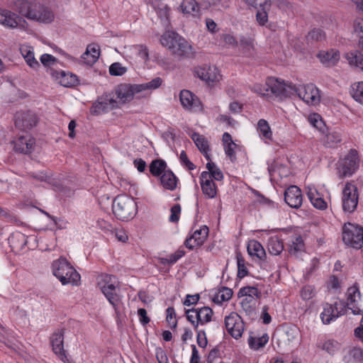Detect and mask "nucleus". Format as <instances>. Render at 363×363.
<instances>
[{
	"mask_svg": "<svg viewBox=\"0 0 363 363\" xmlns=\"http://www.w3.org/2000/svg\"><path fill=\"white\" fill-rule=\"evenodd\" d=\"M36 0H18L14 8L28 19L49 23L54 20L53 12L48 7L35 2Z\"/></svg>",
	"mask_w": 363,
	"mask_h": 363,
	"instance_id": "nucleus-1",
	"label": "nucleus"
},
{
	"mask_svg": "<svg viewBox=\"0 0 363 363\" xmlns=\"http://www.w3.org/2000/svg\"><path fill=\"white\" fill-rule=\"evenodd\" d=\"M98 286L108 301L113 306L117 317L120 316L123 303L121 289L117 279L112 275L102 274L98 278Z\"/></svg>",
	"mask_w": 363,
	"mask_h": 363,
	"instance_id": "nucleus-2",
	"label": "nucleus"
},
{
	"mask_svg": "<svg viewBox=\"0 0 363 363\" xmlns=\"http://www.w3.org/2000/svg\"><path fill=\"white\" fill-rule=\"evenodd\" d=\"M52 272L62 285L80 284L81 276L65 257H60L52 263Z\"/></svg>",
	"mask_w": 363,
	"mask_h": 363,
	"instance_id": "nucleus-3",
	"label": "nucleus"
},
{
	"mask_svg": "<svg viewBox=\"0 0 363 363\" xmlns=\"http://www.w3.org/2000/svg\"><path fill=\"white\" fill-rule=\"evenodd\" d=\"M160 43L172 54L179 57H187L192 52L191 45L183 37L174 31H166L161 36Z\"/></svg>",
	"mask_w": 363,
	"mask_h": 363,
	"instance_id": "nucleus-4",
	"label": "nucleus"
},
{
	"mask_svg": "<svg viewBox=\"0 0 363 363\" xmlns=\"http://www.w3.org/2000/svg\"><path fill=\"white\" fill-rule=\"evenodd\" d=\"M113 211L118 219L129 220L136 215V202L130 196L119 195L113 201Z\"/></svg>",
	"mask_w": 363,
	"mask_h": 363,
	"instance_id": "nucleus-5",
	"label": "nucleus"
},
{
	"mask_svg": "<svg viewBox=\"0 0 363 363\" xmlns=\"http://www.w3.org/2000/svg\"><path fill=\"white\" fill-rule=\"evenodd\" d=\"M359 159L357 152L351 150L347 155L337 162V174L339 177H351L359 168Z\"/></svg>",
	"mask_w": 363,
	"mask_h": 363,
	"instance_id": "nucleus-6",
	"label": "nucleus"
},
{
	"mask_svg": "<svg viewBox=\"0 0 363 363\" xmlns=\"http://www.w3.org/2000/svg\"><path fill=\"white\" fill-rule=\"evenodd\" d=\"M267 85L269 87L270 96L279 99L294 96V85L275 77H268Z\"/></svg>",
	"mask_w": 363,
	"mask_h": 363,
	"instance_id": "nucleus-7",
	"label": "nucleus"
},
{
	"mask_svg": "<svg viewBox=\"0 0 363 363\" xmlns=\"http://www.w3.org/2000/svg\"><path fill=\"white\" fill-rule=\"evenodd\" d=\"M342 240L345 245L353 248L363 247V228L350 223L345 224L342 228Z\"/></svg>",
	"mask_w": 363,
	"mask_h": 363,
	"instance_id": "nucleus-8",
	"label": "nucleus"
},
{
	"mask_svg": "<svg viewBox=\"0 0 363 363\" xmlns=\"http://www.w3.org/2000/svg\"><path fill=\"white\" fill-rule=\"evenodd\" d=\"M359 201L357 187L351 182H347L343 190L342 196V210L345 213H351L355 211Z\"/></svg>",
	"mask_w": 363,
	"mask_h": 363,
	"instance_id": "nucleus-9",
	"label": "nucleus"
},
{
	"mask_svg": "<svg viewBox=\"0 0 363 363\" xmlns=\"http://www.w3.org/2000/svg\"><path fill=\"white\" fill-rule=\"evenodd\" d=\"M295 95L308 105L315 106L320 101L319 89L313 84L298 86L294 85V96Z\"/></svg>",
	"mask_w": 363,
	"mask_h": 363,
	"instance_id": "nucleus-10",
	"label": "nucleus"
},
{
	"mask_svg": "<svg viewBox=\"0 0 363 363\" xmlns=\"http://www.w3.org/2000/svg\"><path fill=\"white\" fill-rule=\"evenodd\" d=\"M213 312L207 306L193 308L186 311L187 320L197 329L199 325H204L211 320Z\"/></svg>",
	"mask_w": 363,
	"mask_h": 363,
	"instance_id": "nucleus-11",
	"label": "nucleus"
},
{
	"mask_svg": "<svg viewBox=\"0 0 363 363\" xmlns=\"http://www.w3.org/2000/svg\"><path fill=\"white\" fill-rule=\"evenodd\" d=\"M194 72L195 76L211 86H216L222 79L220 70L216 66H198L194 68Z\"/></svg>",
	"mask_w": 363,
	"mask_h": 363,
	"instance_id": "nucleus-12",
	"label": "nucleus"
},
{
	"mask_svg": "<svg viewBox=\"0 0 363 363\" xmlns=\"http://www.w3.org/2000/svg\"><path fill=\"white\" fill-rule=\"evenodd\" d=\"M345 305L342 301H335L333 304L325 303L320 313V318L324 324H330L345 313Z\"/></svg>",
	"mask_w": 363,
	"mask_h": 363,
	"instance_id": "nucleus-13",
	"label": "nucleus"
},
{
	"mask_svg": "<svg viewBox=\"0 0 363 363\" xmlns=\"http://www.w3.org/2000/svg\"><path fill=\"white\" fill-rule=\"evenodd\" d=\"M179 100L182 107L187 111L202 110V104L199 99L189 90L183 89L180 91Z\"/></svg>",
	"mask_w": 363,
	"mask_h": 363,
	"instance_id": "nucleus-14",
	"label": "nucleus"
},
{
	"mask_svg": "<svg viewBox=\"0 0 363 363\" xmlns=\"http://www.w3.org/2000/svg\"><path fill=\"white\" fill-rule=\"evenodd\" d=\"M65 329H57L50 337V342L53 352L59 357V358L65 362L67 357L64 350V335Z\"/></svg>",
	"mask_w": 363,
	"mask_h": 363,
	"instance_id": "nucleus-15",
	"label": "nucleus"
},
{
	"mask_svg": "<svg viewBox=\"0 0 363 363\" xmlns=\"http://www.w3.org/2000/svg\"><path fill=\"white\" fill-rule=\"evenodd\" d=\"M361 296L359 288L357 286H352L347 291V307L352 311L354 315H360L363 313V309L359 306Z\"/></svg>",
	"mask_w": 363,
	"mask_h": 363,
	"instance_id": "nucleus-16",
	"label": "nucleus"
},
{
	"mask_svg": "<svg viewBox=\"0 0 363 363\" xmlns=\"http://www.w3.org/2000/svg\"><path fill=\"white\" fill-rule=\"evenodd\" d=\"M284 201L291 208H298L303 203L301 189L296 186H289L284 192Z\"/></svg>",
	"mask_w": 363,
	"mask_h": 363,
	"instance_id": "nucleus-17",
	"label": "nucleus"
},
{
	"mask_svg": "<svg viewBox=\"0 0 363 363\" xmlns=\"http://www.w3.org/2000/svg\"><path fill=\"white\" fill-rule=\"evenodd\" d=\"M200 185L202 193L206 198L212 199L216 197L218 194L217 186L206 172H201V174Z\"/></svg>",
	"mask_w": 363,
	"mask_h": 363,
	"instance_id": "nucleus-18",
	"label": "nucleus"
},
{
	"mask_svg": "<svg viewBox=\"0 0 363 363\" xmlns=\"http://www.w3.org/2000/svg\"><path fill=\"white\" fill-rule=\"evenodd\" d=\"M208 235V228L206 225L196 229L192 235L185 241V245L189 249L202 245Z\"/></svg>",
	"mask_w": 363,
	"mask_h": 363,
	"instance_id": "nucleus-19",
	"label": "nucleus"
},
{
	"mask_svg": "<svg viewBox=\"0 0 363 363\" xmlns=\"http://www.w3.org/2000/svg\"><path fill=\"white\" fill-rule=\"evenodd\" d=\"M307 196L312 205L317 209L325 210L328 207V203L324 199L323 192L318 190L314 186L306 187Z\"/></svg>",
	"mask_w": 363,
	"mask_h": 363,
	"instance_id": "nucleus-20",
	"label": "nucleus"
},
{
	"mask_svg": "<svg viewBox=\"0 0 363 363\" xmlns=\"http://www.w3.org/2000/svg\"><path fill=\"white\" fill-rule=\"evenodd\" d=\"M14 149L23 154H29L34 148L35 140L29 134L19 136L13 141Z\"/></svg>",
	"mask_w": 363,
	"mask_h": 363,
	"instance_id": "nucleus-21",
	"label": "nucleus"
},
{
	"mask_svg": "<svg viewBox=\"0 0 363 363\" xmlns=\"http://www.w3.org/2000/svg\"><path fill=\"white\" fill-rule=\"evenodd\" d=\"M37 123L36 115L31 112L18 113L16 116L15 124L18 128L28 130Z\"/></svg>",
	"mask_w": 363,
	"mask_h": 363,
	"instance_id": "nucleus-22",
	"label": "nucleus"
},
{
	"mask_svg": "<svg viewBox=\"0 0 363 363\" xmlns=\"http://www.w3.org/2000/svg\"><path fill=\"white\" fill-rule=\"evenodd\" d=\"M317 57L323 65L330 67L337 64L340 59V55L337 50L330 49L327 51H320L317 55Z\"/></svg>",
	"mask_w": 363,
	"mask_h": 363,
	"instance_id": "nucleus-23",
	"label": "nucleus"
},
{
	"mask_svg": "<svg viewBox=\"0 0 363 363\" xmlns=\"http://www.w3.org/2000/svg\"><path fill=\"white\" fill-rule=\"evenodd\" d=\"M22 22L25 21L16 14L7 10L0 11V24L9 28H16L21 26Z\"/></svg>",
	"mask_w": 363,
	"mask_h": 363,
	"instance_id": "nucleus-24",
	"label": "nucleus"
},
{
	"mask_svg": "<svg viewBox=\"0 0 363 363\" xmlns=\"http://www.w3.org/2000/svg\"><path fill=\"white\" fill-rule=\"evenodd\" d=\"M181 11L186 16L199 18L201 9L196 0H183L180 5Z\"/></svg>",
	"mask_w": 363,
	"mask_h": 363,
	"instance_id": "nucleus-25",
	"label": "nucleus"
},
{
	"mask_svg": "<svg viewBox=\"0 0 363 363\" xmlns=\"http://www.w3.org/2000/svg\"><path fill=\"white\" fill-rule=\"evenodd\" d=\"M247 250L251 257H256L259 260H264L266 258V252L260 242L255 240L248 242Z\"/></svg>",
	"mask_w": 363,
	"mask_h": 363,
	"instance_id": "nucleus-26",
	"label": "nucleus"
},
{
	"mask_svg": "<svg viewBox=\"0 0 363 363\" xmlns=\"http://www.w3.org/2000/svg\"><path fill=\"white\" fill-rule=\"evenodd\" d=\"M271 6L265 8L264 6L259 7L255 15V19L257 24L260 26H266L272 30H275V25L272 23H268V11Z\"/></svg>",
	"mask_w": 363,
	"mask_h": 363,
	"instance_id": "nucleus-27",
	"label": "nucleus"
},
{
	"mask_svg": "<svg viewBox=\"0 0 363 363\" xmlns=\"http://www.w3.org/2000/svg\"><path fill=\"white\" fill-rule=\"evenodd\" d=\"M20 51L27 65L33 69H38L40 67V64L35 58L33 48L23 45L21 47Z\"/></svg>",
	"mask_w": 363,
	"mask_h": 363,
	"instance_id": "nucleus-28",
	"label": "nucleus"
},
{
	"mask_svg": "<svg viewBox=\"0 0 363 363\" xmlns=\"http://www.w3.org/2000/svg\"><path fill=\"white\" fill-rule=\"evenodd\" d=\"M100 55L99 46L96 45H89L86 48V52L82 55L84 62L88 65H94Z\"/></svg>",
	"mask_w": 363,
	"mask_h": 363,
	"instance_id": "nucleus-29",
	"label": "nucleus"
},
{
	"mask_svg": "<svg viewBox=\"0 0 363 363\" xmlns=\"http://www.w3.org/2000/svg\"><path fill=\"white\" fill-rule=\"evenodd\" d=\"M9 241L14 250L19 251L26 245L28 237L21 232H16L9 237Z\"/></svg>",
	"mask_w": 363,
	"mask_h": 363,
	"instance_id": "nucleus-30",
	"label": "nucleus"
},
{
	"mask_svg": "<svg viewBox=\"0 0 363 363\" xmlns=\"http://www.w3.org/2000/svg\"><path fill=\"white\" fill-rule=\"evenodd\" d=\"M345 58L351 67L363 71V55L358 51H352L345 54Z\"/></svg>",
	"mask_w": 363,
	"mask_h": 363,
	"instance_id": "nucleus-31",
	"label": "nucleus"
},
{
	"mask_svg": "<svg viewBox=\"0 0 363 363\" xmlns=\"http://www.w3.org/2000/svg\"><path fill=\"white\" fill-rule=\"evenodd\" d=\"M161 184L164 188L173 191L177 187V179L171 171L164 172L160 177Z\"/></svg>",
	"mask_w": 363,
	"mask_h": 363,
	"instance_id": "nucleus-32",
	"label": "nucleus"
},
{
	"mask_svg": "<svg viewBox=\"0 0 363 363\" xmlns=\"http://www.w3.org/2000/svg\"><path fill=\"white\" fill-rule=\"evenodd\" d=\"M134 93L137 92L134 90L133 86H128L125 84L119 86L116 91L117 98L123 103L131 100L133 97Z\"/></svg>",
	"mask_w": 363,
	"mask_h": 363,
	"instance_id": "nucleus-33",
	"label": "nucleus"
},
{
	"mask_svg": "<svg viewBox=\"0 0 363 363\" xmlns=\"http://www.w3.org/2000/svg\"><path fill=\"white\" fill-rule=\"evenodd\" d=\"M192 140L194 141L196 145L199 149L203 155L207 160H211L208 155V141L203 136L199 133H194L191 136Z\"/></svg>",
	"mask_w": 363,
	"mask_h": 363,
	"instance_id": "nucleus-34",
	"label": "nucleus"
},
{
	"mask_svg": "<svg viewBox=\"0 0 363 363\" xmlns=\"http://www.w3.org/2000/svg\"><path fill=\"white\" fill-rule=\"evenodd\" d=\"M162 84V79L160 77H155L147 83L134 85L133 89L137 93L144 91H152L158 89Z\"/></svg>",
	"mask_w": 363,
	"mask_h": 363,
	"instance_id": "nucleus-35",
	"label": "nucleus"
},
{
	"mask_svg": "<svg viewBox=\"0 0 363 363\" xmlns=\"http://www.w3.org/2000/svg\"><path fill=\"white\" fill-rule=\"evenodd\" d=\"M267 248L272 255H279L284 250V244L278 236H272L268 240Z\"/></svg>",
	"mask_w": 363,
	"mask_h": 363,
	"instance_id": "nucleus-36",
	"label": "nucleus"
},
{
	"mask_svg": "<svg viewBox=\"0 0 363 363\" xmlns=\"http://www.w3.org/2000/svg\"><path fill=\"white\" fill-rule=\"evenodd\" d=\"M346 362H361L363 359V350L359 347H350L344 357Z\"/></svg>",
	"mask_w": 363,
	"mask_h": 363,
	"instance_id": "nucleus-37",
	"label": "nucleus"
},
{
	"mask_svg": "<svg viewBox=\"0 0 363 363\" xmlns=\"http://www.w3.org/2000/svg\"><path fill=\"white\" fill-rule=\"evenodd\" d=\"M233 296V291L227 287H223L215 293L212 300L215 303L222 304L225 301H229Z\"/></svg>",
	"mask_w": 363,
	"mask_h": 363,
	"instance_id": "nucleus-38",
	"label": "nucleus"
},
{
	"mask_svg": "<svg viewBox=\"0 0 363 363\" xmlns=\"http://www.w3.org/2000/svg\"><path fill=\"white\" fill-rule=\"evenodd\" d=\"M206 164V169L208 171H204L210 176V179L212 180L215 179L217 181H221L223 179V174L220 171V168H218L213 162H211V160Z\"/></svg>",
	"mask_w": 363,
	"mask_h": 363,
	"instance_id": "nucleus-39",
	"label": "nucleus"
},
{
	"mask_svg": "<svg viewBox=\"0 0 363 363\" xmlns=\"http://www.w3.org/2000/svg\"><path fill=\"white\" fill-rule=\"evenodd\" d=\"M269 340V337L267 334H264L261 337H250L248 339V344L251 349L257 350L263 347Z\"/></svg>",
	"mask_w": 363,
	"mask_h": 363,
	"instance_id": "nucleus-40",
	"label": "nucleus"
},
{
	"mask_svg": "<svg viewBox=\"0 0 363 363\" xmlns=\"http://www.w3.org/2000/svg\"><path fill=\"white\" fill-rule=\"evenodd\" d=\"M323 350H325L330 355H334L337 351L340 350V344L335 340H328L325 341L321 345L318 346Z\"/></svg>",
	"mask_w": 363,
	"mask_h": 363,
	"instance_id": "nucleus-41",
	"label": "nucleus"
},
{
	"mask_svg": "<svg viewBox=\"0 0 363 363\" xmlns=\"http://www.w3.org/2000/svg\"><path fill=\"white\" fill-rule=\"evenodd\" d=\"M166 162L162 160H153L150 164V172L153 176H160L165 171Z\"/></svg>",
	"mask_w": 363,
	"mask_h": 363,
	"instance_id": "nucleus-42",
	"label": "nucleus"
},
{
	"mask_svg": "<svg viewBox=\"0 0 363 363\" xmlns=\"http://www.w3.org/2000/svg\"><path fill=\"white\" fill-rule=\"evenodd\" d=\"M239 293L245 296V298L242 301V305L244 308L245 304L252 301L253 300V296L257 295V289L252 286L244 287L240 290Z\"/></svg>",
	"mask_w": 363,
	"mask_h": 363,
	"instance_id": "nucleus-43",
	"label": "nucleus"
},
{
	"mask_svg": "<svg viewBox=\"0 0 363 363\" xmlns=\"http://www.w3.org/2000/svg\"><path fill=\"white\" fill-rule=\"evenodd\" d=\"M350 94L355 101L363 104V82L352 85Z\"/></svg>",
	"mask_w": 363,
	"mask_h": 363,
	"instance_id": "nucleus-44",
	"label": "nucleus"
},
{
	"mask_svg": "<svg viewBox=\"0 0 363 363\" xmlns=\"http://www.w3.org/2000/svg\"><path fill=\"white\" fill-rule=\"evenodd\" d=\"M257 130L260 135L265 139H270L272 138V133L271 128L267 121L260 119L257 123Z\"/></svg>",
	"mask_w": 363,
	"mask_h": 363,
	"instance_id": "nucleus-45",
	"label": "nucleus"
},
{
	"mask_svg": "<svg viewBox=\"0 0 363 363\" xmlns=\"http://www.w3.org/2000/svg\"><path fill=\"white\" fill-rule=\"evenodd\" d=\"M249 88L252 91L257 94H259L263 96H270L269 87L267 85V81L265 82V84L264 85L259 83H256L249 86Z\"/></svg>",
	"mask_w": 363,
	"mask_h": 363,
	"instance_id": "nucleus-46",
	"label": "nucleus"
},
{
	"mask_svg": "<svg viewBox=\"0 0 363 363\" xmlns=\"http://www.w3.org/2000/svg\"><path fill=\"white\" fill-rule=\"evenodd\" d=\"M229 0H205L201 3V6L207 9L211 6L220 8H226L228 6Z\"/></svg>",
	"mask_w": 363,
	"mask_h": 363,
	"instance_id": "nucleus-47",
	"label": "nucleus"
},
{
	"mask_svg": "<svg viewBox=\"0 0 363 363\" xmlns=\"http://www.w3.org/2000/svg\"><path fill=\"white\" fill-rule=\"evenodd\" d=\"M236 260L238 265V276L243 278L247 274V269L245 265V260L240 253L236 255Z\"/></svg>",
	"mask_w": 363,
	"mask_h": 363,
	"instance_id": "nucleus-48",
	"label": "nucleus"
},
{
	"mask_svg": "<svg viewBox=\"0 0 363 363\" xmlns=\"http://www.w3.org/2000/svg\"><path fill=\"white\" fill-rule=\"evenodd\" d=\"M316 294V290L311 285H306L302 287L300 291V296L303 301H308L313 298Z\"/></svg>",
	"mask_w": 363,
	"mask_h": 363,
	"instance_id": "nucleus-49",
	"label": "nucleus"
},
{
	"mask_svg": "<svg viewBox=\"0 0 363 363\" xmlns=\"http://www.w3.org/2000/svg\"><path fill=\"white\" fill-rule=\"evenodd\" d=\"M340 141V134L336 131L328 133L324 138V143L329 147H333Z\"/></svg>",
	"mask_w": 363,
	"mask_h": 363,
	"instance_id": "nucleus-50",
	"label": "nucleus"
},
{
	"mask_svg": "<svg viewBox=\"0 0 363 363\" xmlns=\"http://www.w3.org/2000/svg\"><path fill=\"white\" fill-rule=\"evenodd\" d=\"M244 331V323L242 320L240 321H237L233 326H232L229 330L228 333L233 337L235 339H238L242 335Z\"/></svg>",
	"mask_w": 363,
	"mask_h": 363,
	"instance_id": "nucleus-51",
	"label": "nucleus"
},
{
	"mask_svg": "<svg viewBox=\"0 0 363 363\" xmlns=\"http://www.w3.org/2000/svg\"><path fill=\"white\" fill-rule=\"evenodd\" d=\"M133 51L144 62H147L149 59V53L146 46L143 45H134Z\"/></svg>",
	"mask_w": 363,
	"mask_h": 363,
	"instance_id": "nucleus-52",
	"label": "nucleus"
},
{
	"mask_svg": "<svg viewBox=\"0 0 363 363\" xmlns=\"http://www.w3.org/2000/svg\"><path fill=\"white\" fill-rule=\"evenodd\" d=\"M126 71V67L119 62H114L109 67V73L112 76H122Z\"/></svg>",
	"mask_w": 363,
	"mask_h": 363,
	"instance_id": "nucleus-53",
	"label": "nucleus"
},
{
	"mask_svg": "<svg viewBox=\"0 0 363 363\" xmlns=\"http://www.w3.org/2000/svg\"><path fill=\"white\" fill-rule=\"evenodd\" d=\"M60 82L64 86H72L77 83V78L74 74L62 73Z\"/></svg>",
	"mask_w": 363,
	"mask_h": 363,
	"instance_id": "nucleus-54",
	"label": "nucleus"
},
{
	"mask_svg": "<svg viewBox=\"0 0 363 363\" xmlns=\"http://www.w3.org/2000/svg\"><path fill=\"white\" fill-rule=\"evenodd\" d=\"M249 6L258 9L260 6L267 8L271 6L272 0H243Z\"/></svg>",
	"mask_w": 363,
	"mask_h": 363,
	"instance_id": "nucleus-55",
	"label": "nucleus"
},
{
	"mask_svg": "<svg viewBox=\"0 0 363 363\" xmlns=\"http://www.w3.org/2000/svg\"><path fill=\"white\" fill-rule=\"evenodd\" d=\"M308 121L313 127L321 129L323 124L320 116L318 113H311L308 116Z\"/></svg>",
	"mask_w": 363,
	"mask_h": 363,
	"instance_id": "nucleus-56",
	"label": "nucleus"
},
{
	"mask_svg": "<svg viewBox=\"0 0 363 363\" xmlns=\"http://www.w3.org/2000/svg\"><path fill=\"white\" fill-rule=\"evenodd\" d=\"M241 318L236 313H231L229 315L225 318V325L227 330L233 326L237 321H240Z\"/></svg>",
	"mask_w": 363,
	"mask_h": 363,
	"instance_id": "nucleus-57",
	"label": "nucleus"
},
{
	"mask_svg": "<svg viewBox=\"0 0 363 363\" xmlns=\"http://www.w3.org/2000/svg\"><path fill=\"white\" fill-rule=\"evenodd\" d=\"M179 161L182 165L189 170H194L196 168V166L189 160L187 155L184 151L181 152L179 155Z\"/></svg>",
	"mask_w": 363,
	"mask_h": 363,
	"instance_id": "nucleus-58",
	"label": "nucleus"
},
{
	"mask_svg": "<svg viewBox=\"0 0 363 363\" xmlns=\"http://www.w3.org/2000/svg\"><path fill=\"white\" fill-rule=\"evenodd\" d=\"M303 248V243L301 237H296L290 247V252L296 254L298 252L302 251Z\"/></svg>",
	"mask_w": 363,
	"mask_h": 363,
	"instance_id": "nucleus-59",
	"label": "nucleus"
},
{
	"mask_svg": "<svg viewBox=\"0 0 363 363\" xmlns=\"http://www.w3.org/2000/svg\"><path fill=\"white\" fill-rule=\"evenodd\" d=\"M308 38L315 40H321L325 38V33L320 28H315L308 34Z\"/></svg>",
	"mask_w": 363,
	"mask_h": 363,
	"instance_id": "nucleus-60",
	"label": "nucleus"
},
{
	"mask_svg": "<svg viewBox=\"0 0 363 363\" xmlns=\"http://www.w3.org/2000/svg\"><path fill=\"white\" fill-rule=\"evenodd\" d=\"M328 288L335 291L341 288V283L335 276H331L328 281Z\"/></svg>",
	"mask_w": 363,
	"mask_h": 363,
	"instance_id": "nucleus-61",
	"label": "nucleus"
},
{
	"mask_svg": "<svg viewBox=\"0 0 363 363\" xmlns=\"http://www.w3.org/2000/svg\"><path fill=\"white\" fill-rule=\"evenodd\" d=\"M197 332V344L201 347H206L208 344L207 337L204 330H199Z\"/></svg>",
	"mask_w": 363,
	"mask_h": 363,
	"instance_id": "nucleus-62",
	"label": "nucleus"
},
{
	"mask_svg": "<svg viewBox=\"0 0 363 363\" xmlns=\"http://www.w3.org/2000/svg\"><path fill=\"white\" fill-rule=\"evenodd\" d=\"M181 213V206L179 204H176L171 208V215L169 216V220L171 222H177L179 219V214Z\"/></svg>",
	"mask_w": 363,
	"mask_h": 363,
	"instance_id": "nucleus-63",
	"label": "nucleus"
},
{
	"mask_svg": "<svg viewBox=\"0 0 363 363\" xmlns=\"http://www.w3.org/2000/svg\"><path fill=\"white\" fill-rule=\"evenodd\" d=\"M354 28L357 35L363 39V18H357L354 21ZM363 42V40H362Z\"/></svg>",
	"mask_w": 363,
	"mask_h": 363,
	"instance_id": "nucleus-64",
	"label": "nucleus"
}]
</instances>
